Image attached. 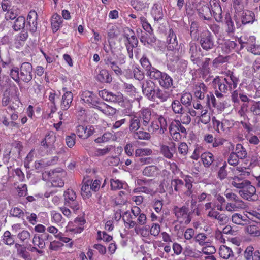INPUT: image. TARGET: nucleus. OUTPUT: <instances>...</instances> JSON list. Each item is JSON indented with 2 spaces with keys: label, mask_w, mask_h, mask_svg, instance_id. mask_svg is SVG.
Wrapping results in <instances>:
<instances>
[{
  "label": "nucleus",
  "mask_w": 260,
  "mask_h": 260,
  "mask_svg": "<svg viewBox=\"0 0 260 260\" xmlns=\"http://www.w3.org/2000/svg\"><path fill=\"white\" fill-rule=\"evenodd\" d=\"M245 205L242 200H237L236 201L228 203L225 206V210L229 212H232L237 211L241 209H243Z\"/></svg>",
  "instance_id": "26"
},
{
  "label": "nucleus",
  "mask_w": 260,
  "mask_h": 260,
  "mask_svg": "<svg viewBox=\"0 0 260 260\" xmlns=\"http://www.w3.org/2000/svg\"><path fill=\"white\" fill-rule=\"evenodd\" d=\"M212 13L217 22H220L222 21V9L219 3H215L213 6H212Z\"/></svg>",
  "instance_id": "35"
},
{
  "label": "nucleus",
  "mask_w": 260,
  "mask_h": 260,
  "mask_svg": "<svg viewBox=\"0 0 260 260\" xmlns=\"http://www.w3.org/2000/svg\"><path fill=\"white\" fill-rule=\"evenodd\" d=\"M99 95L103 100L110 102L120 103L123 102V96L120 92L114 94L106 90H104L99 92Z\"/></svg>",
  "instance_id": "9"
},
{
  "label": "nucleus",
  "mask_w": 260,
  "mask_h": 260,
  "mask_svg": "<svg viewBox=\"0 0 260 260\" xmlns=\"http://www.w3.org/2000/svg\"><path fill=\"white\" fill-rule=\"evenodd\" d=\"M219 253L220 257L225 259H228L234 257V253L232 249L225 245L220 246Z\"/></svg>",
  "instance_id": "36"
},
{
  "label": "nucleus",
  "mask_w": 260,
  "mask_h": 260,
  "mask_svg": "<svg viewBox=\"0 0 260 260\" xmlns=\"http://www.w3.org/2000/svg\"><path fill=\"white\" fill-rule=\"evenodd\" d=\"M189 53L190 55L191 60L194 64H196L200 67V59L199 57V51L200 48L193 42H190L189 44Z\"/></svg>",
  "instance_id": "12"
},
{
  "label": "nucleus",
  "mask_w": 260,
  "mask_h": 260,
  "mask_svg": "<svg viewBox=\"0 0 260 260\" xmlns=\"http://www.w3.org/2000/svg\"><path fill=\"white\" fill-rule=\"evenodd\" d=\"M157 83L159 86L164 89L174 88V81L172 78L166 72H164Z\"/></svg>",
  "instance_id": "16"
},
{
  "label": "nucleus",
  "mask_w": 260,
  "mask_h": 260,
  "mask_svg": "<svg viewBox=\"0 0 260 260\" xmlns=\"http://www.w3.org/2000/svg\"><path fill=\"white\" fill-rule=\"evenodd\" d=\"M245 41L241 39L239 40L242 48L246 47L247 49L248 46H253L255 44V38L254 36H250L248 39H245Z\"/></svg>",
  "instance_id": "53"
},
{
  "label": "nucleus",
  "mask_w": 260,
  "mask_h": 260,
  "mask_svg": "<svg viewBox=\"0 0 260 260\" xmlns=\"http://www.w3.org/2000/svg\"><path fill=\"white\" fill-rule=\"evenodd\" d=\"M17 255L21 258L25 260H30L31 257L29 253L27 251L26 247L22 246L20 249L17 250Z\"/></svg>",
  "instance_id": "56"
},
{
  "label": "nucleus",
  "mask_w": 260,
  "mask_h": 260,
  "mask_svg": "<svg viewBox=\"0 0 260 260\" xmlns=\"http://www.w3.org/2000/svg\"><path fill=\"white\" fill-rule=\"evenodd\" d=\"M207 215L209 217L217 219L221 223L226 222L228 220V217L225 214H220L219 212L214 210V209L209 211Z\"/></svg>",
  "instance_id": "34"
},
{
  "label": "nucleus",
  "mask_w": 260,
  "mask_h": 260,
  "mask_svg": "<svg viewBox=\"0 0 260 260\" xmlns=\"http://www.w3.org/2000/svg\"><path fill=\"white\" fill-rule=\"evenodd\" d=\"M10 76L16 82L19 83L21 80L19 69L17 67L12 68L11 70Z\"/></svg>",
  "instance_id": "60"
},
{
  "label": "nucleus",
  "mask_w": 260,
  "mask_h": 260,
  "mask_svg": "<svg viewBox=\"0 0 260 260\" xmlns=\"http://www.w3.org/2000/svg\"><path fill=\"white\" fill-rule=\"evenodd\" d=\"M239 159L240 158L234 153V151H233L228 157V162L231 166L235 167L239 164Z\"/></svg>",
  "instance_id": "58"
},
{
  "label": "nucleus",
  "mask_w": 260,
  "mask_h": 260,
  "mask_svg": "<svg viewBox=\"0 0 260 260\" xmlns=\"http://www.w3.org/2000/svg\"><path fill=\"white\" fill-rule=\"evenodd\" d=\"M244 257L246 260H260V252L258 250L253 252V247H248L244 252Z\"/></svg>",
  "instance_id": "24"
},
{
  "label": "nucleus",
  "mask_w": 260,
  "mask_h": 260,
  "mask_svg": "<svg viewBox=\"0 0 260 260\" xmlns=\"http://www.w3.org/2000/svg\"><path fill=\"white\" fill-rule=\"evenodd\" d=\"M192 101V95L189 92H185L182 94L180 98V102L185 107L191 105Z\"/></svg>",
  "instance_id": "51"
},
{
  "label": "nucleus",
  "mask_w": 260,
  "mask_h": 260,
  "mask_svg": "<svg viewBox=\"0 0 260 260\" xmlns=\"http://www.w3.org/2000/svg\"><path fill=\"white\" fill-rule=\"evenodd\" d=\"M25 23V18L22 16H18L15 19L12 27L15 31H19L24 28Z\"/></svg>",
  "instance_id": "42"
},
{
  "label": "nucleus",
  "mask_w": 260,
  "mask_h": 260,
  "mask_svg": "<svg viewBox=\"0 0 260 260\" xmlns=\"http://www.w3.org/2000/svg\"><path fill=\"white\" fill-rule=\"evenodd\" d=\"M14 100L18 101V98L15 94L11 91L10 89H6L4 91L2 100V104L3 106L6 107L9 105L11 102L14 103Z\"/></svg>",
  "instance_id": "20"
},
{
  "label": "nucleus",
  "mask_w": 260,
  "mask_h": 260,
  "mask_svg": "<svg viewBox=\"0 0 260 260\" xmlns=\"http://www.w3.org/2000/svg\"><path fill=\"white\" fill-rule=\"evenodd\" d=\"M164 72H162L157 69L153 67L151 69H150L148 72L146 73V75L148 77L150 80L155 82H158V80L162 77Z\"/></svg>",
  "instance_id": "30"
},
{
  "label": "nucleus",
  "mask_w": 260,
  "mask_h": 260,
  "mask_svg": "<svg viewBox=\"0 0 260 260\" xmlns=\"http://www.w3.org/2000/svg\"><path fill=\"white\" fill-rule=\"evenodd\" d=\"M176 144L171 142L169 146L162 145L160 146V152L164 157L168 159H172L173 154L176 152Z\"/></svg>",
  "instance_id": "18"
},
{
  "label": "nucleus",
  "mask_w": 260,
  "mask_h": 260,
  "mask_svg": "<svg viewBox=\"0 0 260 260\" xmlns=\"http://www.w3.org/2000/svg\"><path fill=\"white\" fill-rule=\"evenodd\" d=\"M140 62L142 67L145 70L146 73L148 72L150 69H151L153 68L149 59L146 55H143L142 56L140 59Z\"/></svg>",
  "instance_id": "52"
},
{
  "label": "nucleus",
  "mask_w": 260,
  "mask_h": 260,
  "mask_svg": "<svg viewBox=\"0 0 260 260\" xmlns=\"http://www.w3.org/2000/svg\"><path fill=\"white\" fill-rule=\"evenodd\" d=\"M221 78L223 79V82L228 85L229 89H231V90L235 89L237 87L239 82V78L233 72L230 71H228V73H227L225 77Z\"/></svg>",
  "instance_id": "15"
},
{
  "label": "nucleus",
  "mask_w": 260,
  "mask_h": 260,
  "mask_svg": "<svg viewBox=\"0 0 260 260\" xmlns=\"http://www.w3.org/2000/svg\"><path fill=\"white\" fill-rule=\"evenodd\" d=\"M234 19L237 24L240 22L244 25L252 23L255 20V14L251 11L245 10L239 15H234Z\"/></svg>",
  "instance_id": "8"
},
{
  "label": "nucleus",
  "mask_w": 260,
  "mask_h": 260,
  "mask_svg": "<svg viewBox=\"0 0 260 260\" xmlns=\"http://www.w3.org/2000/svg\"><path fill=\"white\" fill-rule=\"evenodd\" d=\"M73 94L72 93H64L62 96L60 107L62 110H67L72 103Z\"/></svg>",
  "instance_id": "29"
},
{
  "label": "nucleus",
  "mask_w": 260,
  "mask_h": 260,
  "mask_svg": "<svg viewBox=\"0 0 260 260\" xmlns=\"http://www.w3.org/2000/svg\"><path fill=\"white\" fill-rule=\"evenodd\" d=\"M81 99L84 103L87 104L89 106L98 109L102 102L99 101V98L93 92L89 91H85L81 94Z\"/></svg>",
  "instance_id": "7"
},
{
  "label": "nucleus",
  "mask_w": 260,
  "mask_h": 260,
  "mask_svg": "<svg viewBox=\"0 0 260 260\" xmlns=\"http://www.w3.org/2000/svg\"><path fill=\"white\" fill-rule=\"evenodd\" d=\"M64 205L71 208L74 212L77 213L81 208V202L77 199L75 192L68 189L63 194Z\"/></svg>",
  "instance_id": "1"
},
{
  "label": "nucleus",
  "mask_w": 260,
  "mask_h": 260,
  "mask_svg": "<svg viewBox=\"0 0 260 260\" xmlns=\"http://www.w3.org/2000/svg\"><path fill=\"white\" fill-rule=\"evenodd\" d=\"M156 87L154 82L150 80H146L142 84L143 93L148 99L155 102L154 94Z\"/></svg>",
  "instance_id": "6"
},
{
  "label": "nucleus",
  "mask_w": 260,
  "mask_h": 260,
  "mask_svg": "<svg viewBox=\"0 0 260 260\" xmlns=\"http://www.w3.org/2000/svg\"><path fill=\"white\" fill-rule=\"evenodd\" d=\"M202 48L205 50H209L214 47V36L208 30H203L200 34L199 38Z\"/></svg>",
  "instance_id": "2"
},
{
  "label": "nucleus",
  "mask_w": 260,
  "mask_h": 260,
  "mask_svg": "<svg viewBox=\"0 0 260 260\" xmlns=\"http://www.w3.org/2000/svg\"><path fill=\"white\" fill-rule=\"evenodd\" d=\"M112 146H107L103 149H96L94 152L93 155L95 156H102L108 154L111 150Z\"/></svg>",
  "instance_id": "59"
},
{
  "label": "nucleus",
  "mask_w": 260,
  "mask_h": 260,
  "mask_svg": "<svg viewBox=\"0 0 260 260\" xmlns=\"http://www.w3.org/2000/svg\"><path fill=\"white\" fill-rule=\"evenodd\" d=\"M201 158L205 167L210 166L214 161V156L209 152H206L201 155Z\"/></svg>",
  "instance_id": "40"
},
{
  "label": "nucleus",
  "mask_w": 260,
  "mask_h": 260,
  "mask_svg": "<svg viewBox=\"0 0 260 260\" xmlns=\"http://www.w3.org/2000/svg\"><path fill=\"white\" fill-rule=\"evenodd\" d=\"M133 136L135 139L141 140H149L151 137L150 134L149 133L142 130L136 131L134 133Z\"/></svg>",
  "instance_id": "55"
},
{
  "label": "nucleus",
  "mask_w": 260,
  "mask_h": 260,
  "mask_svg": "<svg viewBox=\"0 0 260 260\" xmlns=\"http://www.w3.org/2000/svg\"><path fill=\"white\" fill-rule=\"evenodd\" d=\"M180 123L184 124H188L191 121V118L187 112L184 110L182 113H180Z\"/></svg>",
  "instance_id": "64"
},
{
  "label": "nucleus",
  "mask_w": 260,
  "mask_h": 260,
  "mask_svg": "<svg viewBox=\"0 0 260 260\" xmlns=\"http://www.w3.org/2000/svg\"><path fill=\"white\" fill-rule=\"evenodd\" d=\"M246 232L252 236H260V229L255 225H249L246 228Z\"/></svg>",
  "instance_id": "54"
},
{
  "label": "nucleus",
  "mask_w": 260,
  "mask_h": 260,
  "mask_svg": "<svg viewBox=\"0 0 260 260\" xmlns=\"http://www.w3.org/2000/svg\"><path fill=\"white\" fill-rule=\"evenodd\" d=\"M87 130V126L78 125L76 127V134L79 138L82 139H86V133Z\"/></svg>",
  "instance_id": "63"
},
{
  "label": "nucleus",
  "mask_w": 260,
  "mask_h": 260,
  "mask_svg": "<svg viewBox=\"0 0 260 260\" xmlns=\"http://www.w3.org/2000/svg\"><path fill=\"white\" fill-rule=\"evenodd\" d=\"M163 88L161 89L158 87L156 88L154 94L155 101L158 100L160 102H165L170 98V92Z\"/></svg>",
  "instance_id": "27"
},
{
  "label": "nucleus",
  "mask_w": 260,
  "mask_h": 260,
  "mask_svg": "<svg viewBox=\"0 0 260 260\" xmlns=\"http://www.w3.org/2000/svg\"><path fill=\"white\" fill-rule=\"evenodd\" d=\"M151 14L155 21H159L163 18L164 14L162 7L160 5L154 4L151 11Z\"/></svg>",
  "instance_id": "28"
},
{
  "label": "nucleus",
  "mask_w": 260,
  "mask_h": 260,
  "mask_svg": "<svg viewBox=\"0 0 260 260\" xmlns=\"http://www.w3.org/2000/svg\"><path fill=\"white\" fill-rule=\"evenodd\" d=\"M206 92L207 87L204 83H201L196 85L194 95L197 98L200 100H203Z\"/></svg>",
  "instance_id": "38"
},
{
  "label": "nucleus",
  "mask_w": 260,
  "mask_h": 260,
  "mask_svg": "<svg viewBox=\"0 0 260 260\" xmlns=\"http://www.w3.org/2000/svg\"><path fill=\"white\" fill-rule=\"evenodd\" d=\"M152 150L149 148H139L135 151V156L140 157L141 156L150 155L152 154Z\"/></svg>",
  "instance_id": "61"
},
{
  "label": "nucleus",
  "mask_w": 260,
  "mask_h": 260,
  "mask_svg": "<svg viewBox=\"0 0 260 260\" xmlns=\"http://www.w3.org/2000/svg\"><path fill=\"white\" fill-rule=\"evenodd\" d=\"M249 184V180L244 179L241 177L235 176L233 178L232 185L238 189H242V188L246 186L245 185Z\"/></svg>",
  "instance_id": "37"
},
{
  "label": "nucleus",
  "mask_w": 260,
  "mask_h": 260,
  "mask_svg": "<svg viewBox=\"0 0 260 260\" xmlns=\"http://www.w3.org/2000/svg\"><path fill=\"white\" fill-rule=\"evenodd\" d=\"M37 13L35 11H30L27 16V23L29 25V31L32 34L35 33L37 30Z\"/></svg>",
  "instance_id": "23"
},
{
  "label": "nucleus",
  "mask_w": 260,
  "mask_h": 260,
  "mask_svg": "<svg viewBox=\"0 0 260 260\" xmlns=\"http://www.w3.org/2000/svg\"><path fill=\"white\" fill-rule=\"evenodd\" d=\"M158 169L155 166H149L146 167L143 171V174L147 177H153L158 173Z\"/></svg>",
  "instance_id": "47"
},
{
  "label": "nucleus",
  "mask_w": 260,
  "mask_h": 260,
  "mask_svg": "<svg viewBox=\"0 0 260 260\" xmlns=\"http://www.w3.org/2000/svg\"><path fill=\"white\" fill-rule=\"evenodd\" d=\"M171 107L173 112L175 114H179L185 110L182 106V104L178 100L173 101L171 104Z\"/></svg>",
  "instance_id": "49"
},
{
  "label": "nucleus",
  "mask_w": 260,
  "mask_h": 260,
  "mask_svg": "<svg viewBox=\"0 0 260 260\" xmlns=\"http://www.w3.org/2000/svg\"><path fill=\"white\" fill-rule=\"evenodd\" d=\"M20 76L21 80L24 82H29L33 78V68L28 62L22 63L20 68Z\"/></svg>",
  "instance_id": "4"
},
{
  "label": "nucleus",
  "mask_w": 260,
  "mask_h": 260,
  "mask_svg": "<svg viewBox=\"0 0 260 260\" xmlns=\"http://www.w3.org/2000/svg\"><path fill=\"white\" fill-rule=\"evenodd\" d=\"M104 64L108 68L112 69L117 75H121L123 72L121 68L117 65L114 58L110 54H105L103 60Z\"/></svg>",
  "instance_id": "11"
},
{
  "label": "nucleus",
  "mask_w": 260,
  "mask_h": 260,
  "mask_svg": "<svg viewBox=\"0 0 260 260\" xmlns=\"http://www.w3.org/2000/svg\"><path fill=\"white\" fill-rule=\"evenodd\" d=\"M129 117L128 129L131 132H135L140 128V117L134 113L127 114Z\"/></svg>",
  "instance_id": "19"
},
{
  "label": "nucleus",
  "mask_w": 260,
  "mask_h": 260,
  "mask_svg": "<svg viewBox=\"0 0 260 260\" xmlns=\"http://www.w3.org/2000/svg\"><path fill=\"white\" fill-rule=\"evenodd\" d=\"M212 83L215 88H218V90H216L215 92V94L217 98H222L224 97L223 93H228L232 91L228 85L223 82V79H221V77H216L214 79Z\"/></svg>",
  "instance_id": "5"
},
{
  "label": "nucleus",
  "mask_w": 260,
  "mask_h": 260,
  "mask_svg": "<svg viewBox=\"0 0 260 260\" xmlns=\"http://www.w3.org/2000/svg\"><path fill=\"white\" fill-rule=\"evenodd\" d=\"M248 0H234L233 7L235 10L234 15H239V14L243 12L245 6L247 4Z\"/></svg>",
  "instance_id": "32"
},
{
  "label": "nucleus",
  "mask_w": 260,
  "mask_h": 260,
  "mask_svg": "<svg viewBox=\"0 0 260 260\" xmlns=\"http://www.w3.org/2000/svg\"><path fill=\"white\" fill-rule=\"evenodd\" d=\"M51 26L54 32L57 31L62 24L61 16L57 13L54 14L51 18Z\"/></svg>",
  "instance_id": "39"
},
{
  "label": "nucleus",
  "mask_w": 260,
  "mask_h": 260,
  "mask_svg": "<svg viewBox=\"0 0 260 260\" xmlns=\"http://www.w3.org/2000/svg\"><path fill=\"white\" fill-rule=\"evenodd\" d=\"M33 245L37 246L38 248L42 249L45 248V243L40 238L37 234H35L32 238Z\"/></svg>",
  "instance_id": "57"
},
{
  "label": "nucleus",
  "mask_w": 260,
  "mask_h": 260,
  "mask_svg": "<svg viewBox=\"0 0 260 260\" xmlns=\"http://www.w3.org/2000/svg\"><path fill=\"white\" fill-rule=\"evenodd\" d=\"M66 175V172L63 171H53L51 173H49L50 176L52 186L53 187H62L64 185V181L61 179V177Z\"/></svg>",
  "instance_id": "10"
},
{
  "label": "nucleus",
  "mask_w": 260,
  "mask_h": 260,
  "mask_svg": "<svg viewBox=\"0 0 260 260\" xmlns=\"http://www.w3.org/2000/svg\"><path fill=\"white\" fill-rule=\"evenodd\" d=\"M243 117L244 120H241L240 123L242 125L243 128L247 132L250 133L253 131V126L250 123L249 118L247 116V113H246V116H241Z\"/></svg>",
  "instance_id": "48"
},
{
  "label": "nucleus",
  "mask_w": 260,
  "mask_h": 260,
  "mask_svg": "<svg viewBox=\"0 0 260 260\" xmlns=\"http://www.w3.org/2000/svg\"><path fill=\"white\" fill-rule=\"evenodd\" d=\"M15 236L12 235L10 231H6L2 236L3 242L8 245H12L15 243Z\"/></svg>",
  "instance_id": "43"
},
{
  "label": "nucleus",
  "mask_w": 260,
  "mask_h": 260,
  "mask_svg": "<svg viewBox=\"0 0 260 260\" xmlns=\"http://www.w3.org/2000/svg\"><path fill=\"white\" fill-rule=\"evenodd\" d=\"M173 211L177 219L181 220V222H184L186 224L190 222L191 218L188 207L183 206L179 207L176 206L174 207Z\"/></svg>",
  "instance_id": "3"
},
{
  "label": "nucleus",
  "mask_w": 260,
  "mask_h": 260,
  "mask_svg": "<svg viewBox=\"0 0 260 260\" xmlns=\"http://www.w3.org/2000/svg\"><path fill=\"white\" fill-rule=\"evenodd\" d=\"M150 3L148 1L145 2L141 0H134L132 4L133 8L137 11H142L148 7Z\"/></svg>",
  "instance_id": "46"
},
{
  "label": "nucleus",
  "mask_w": 260,
  "mask_h": 260,
  "mask_svg": "<svg viewBox=\"0 0 260 260\" xmlns=\"http://www.w3.org/2000/svg\"><path fill=\"white\" fill-rule=\"evenodd\" d=\"M54 148L53 147H48V143H45V140H43L41 142V146L39 148V151L41 152L42 154L49 153L54 150Z\"/></svg>",
  "instance_id": "62"
},
{
  "label": "nucleus",
  "mask_w": 260,
  "mask_h": 260,
  "mask_svg": "<svg viewBox=\"0 0 260 260\" xmlns=\"http://www.w3.org/2000/svg\"><path fill=\"white\" fill-rule=\"evenodd\" d=\"M140 40L144 45H153L156 41V39L152 32H145L142 34Z\"/></svg>",
  "instance_id": "33"
},
{
  "label": "nucleus",
  "mask_w": 260,
  "mask_h": 260,
  "mask_svg": "<svg viewBox=\"0 0 260 260\" xmlns=\"http://www.w3.org/2000/svg\"><path fill=\"white\" fill-rule=\"evenodd\" d=\"M198 14L200 18L204 20L210 21L212 19V13L208 5H202L198 9Z\"/></svg>",
  "instance_id": "22"
},
{
  "label": "nucleus",
  "mask_w": 260,
  "mask_h": 260,
  "mask_svg": "<svg viewBox=\"0 0 260 260\" xmlns=\"http://www.w3.org/2000/svg\"><path fill=\"white\" fill-rule=\"evenodd\" d=\"M242 188L238 191L240 196L244 199L250 201L251 197L256 193L255 187L251 185V182L249 181V184Z\"/></svg>",
  "instance_id": "13"
},
{
  "label": "nucleus",
  "mask_w": 260,
  "mask_h": 260,
  "mask_svg": "<svg viewBox=\"0 0 260 260\" xmlns=\"http://www.w3.org/2000/svg\"><path fill=\"white\" fill-rule=\"evenodd\" d=\"M247 114L251 113L254 116H260V101H253L247 108Z\"/></svg>",
  "instance_id": "41"
},
{
  "label": "nucleus",
  "mask_w": 260,
  "mask_h": 260,
  "mask_svg": "<svg viewBox=\"0 0 260 260\" xmlns=\"http://www.w3.org/2000/svg\"><path fill=\"white\" fill-rule=\"evenodd\" d=\"M234 153L240 159H244L246 158L247 153L246 149L240 143H238L236 146L235 151Z\"/></svg>",
  "instance_id": "45"
},
{
  "label": "nucleus",
  "mask_w": 260,
  "mask_h": 260,
  "mask_svg": "<svg viewBox=\"0 0 260 260\" xmlns=\"http://www.w3.org/2000/svg\"><path fill=\"white\" fill-rule=\"evenodd\" d=\"M97 109L108 116H113L116 112L115 108L102 102L100 103L99 106H98Z\"/></svg>",
  "instance_id": "31"
},
{
  "label": "nucleus",
  "mask_w": 260,
  "mask_h": 260,
  "mask_svg": "<svg viewBox=\"0 0 260 260\" xmlns=\"http://www.w3.org/2000/svg\"><path fill=\"white\" fill-rule=\"evenodd\" d=\"M232 221L236 224L243 225L247 221V219L239 213H235L232 216Z\"/></svg>",
  "instance_id": "50"
},
{
  "label": "nucleus",
  "mask_w": 260,
  "mask_h": 260,
  "mask_svg": "<svg viewBox=\"0 0 260 260\" xmlns=\"http://www.w3.org/2000/svg\"><path fill=\"white\" fill-rule=\"evenodd\" d=\"M98 69V73L96 76V80L103 83H110L112 80V78L108 71L100 68Z\"/></svg>",
  "instance_id": "21"
},
{
  "label": "nucleus",
  "mask_w": 260,
  "mask_h": 260,
  "mask_svg": "<svg viewBox=\"0 0 260 260\" xmlns=\"http://www.w3.org/2000/svg\"><path fill=\"white\" fill-rule=\"evenodd\" d=\"M151 111L149 108L142 109L140 111V119L142 120L143 126H147L151 122Z\"/></svg>",
  "instance_id": "25"
},
{
  "label": "nucleus",
  "mask_w": 260,
  "mask_h": 260,
  "mask_svg": "<svg viewBox=\"0 0 260 260\" xmlns=\"http://www.w3.org/2000/svg\"><path fill=\"white\" fill-rule=\"evenodd\" d=\"M91 180H88L84 182L81 188V194L83 198H89L91 196Z\"/></svg>",
  "instance_id": "44"
},
{
  "label": "nucleus",
  "mask_w": 260,
  "mask_h": 260,
  "mask_svg": "<svg viewBox=\"0 0 260 260\" xmlns=\"http://www.w3.org/2000/svg\"><path fill=\"white\" fill-rule=\"evenodd\" d=\"M239 98L243 103L240 105L238 114L240 116L245 117L246 113H247V108L254 100L249 99L246 95L243 94H239Z\"/></svg>",
  "instance_id": "14"
},
{
  "label": "nucleus",
  "mask_w": 260,
  "mask_h": 260,
  "mask_svg": "<svg viewBox=\"0 0 260 260\" xmlns=\"http://www.w3.org/2000/svg\"><path fill=\"white\" fill-rule=\"evenodd\" d=\"M168 43L167 48L169 50L178 51L179 47L178 44L176 34L172 29L169 31V34L167 39Z\"/></svg>",
  "instance_id": "17"
}]
</instances>
